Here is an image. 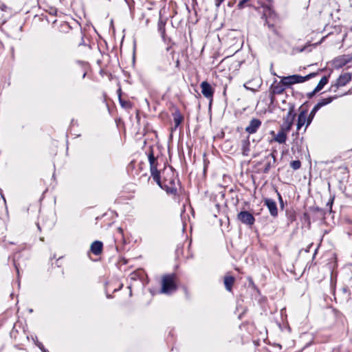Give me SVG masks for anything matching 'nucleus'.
Masks as SVG:
<instances>
[{"mask_svg": "<svg viewBox=\"0 0 352 352\" xmlns=\"http://www.w3.org/2000/svg\"><path fill=\"white\" fill-rule=\"evenodd\" d=\"M175 278L174 274H166L162 276L161 293L170 294L177 290V287L175 283Z\"/></svg>", "mask_w": 352, "mask_h": 352, "instance_id": "nucleus-1", "label": "nucleus"}, {"mask_svg": "<svg viewBox=\"0 0 352 352\" xmlns=\"http://www.w3.org/2000/svg\"><path fill=\"white\" fill-rule=\"evenodd\" d=\"M318 73L313 72L310 73L309 74L302 76L298 74H294L288 76H283L282 77V82L286 85V87H289L292 85L297 83H302L309 79H311L313 77H315Z\"/></svg>", "mask_w": 352, "mask_h": 352, "instance_id": "nucleus-2", "label": "nucleus"}, {"mask_svg": "<svg viewBox=\"0 0 352 352\" xmlns=\"http://www.w3.org/2000/svg\"><path fill=\"white\" fill-rule=\"evenodd\" d=\"M296 118L294 107L289 108L287 115L283 118V121L280 125V129L285 131L289 132L293 126Z\"/></svg>", "mask_w": 352, "mask_h": 352, "instance_id": "nucleus-3", "label": "nucleus"}, {"mask_svg": "<svg viewBox=\"0 0 352 352\" xmlns=\"http://www.w3.org/2000/svg\"><path fill=\"white\" fill-rule=\"evenodd\" d=\"M237 219L239 221H240L242 223L248 225V226H252L254 223L255 219L254 216L248 211L244 210L241 211L237 214Z\"/></svg>", "mask_w": 352, "mask_h": 352, "instance_id": "nucleus-4", "label": "nucleus"}, {"mask_svg": "<svg viewBox=\"0 0 352 352\" xmlns=\"http://www.w3.org/2000/svg\"><path fill=\"white\" fill-rule=\"evenodd\" d=\"M276 162V157L273 153H270L265 158L259 163L264 164V168L263 173H267L272 167L274 166Z\"/></svg>", "mask_w": 352, "mask_h": 352, "instance_id": "nucleus-5", "label": "nucleus"}, {"mask_svg": "<svg viewBox=\"0 0 352 352\" xmlns=\"http://www.w3.org/2000/svg\"><path fill=\"white\" fill-rule=\"evenodd\" d=\"M261 121L258 118H253L252 119L249 124L245 127V131L248 134H254L257 132L258 129L261 126Z\"/></svg>", "mask_w": 352, "mask_h": 352, "instance_id": "nucleus-6", "label": "nucleus"}, {"mask_svg": "<svg viewBox=\"0 0 352 352\" xmlns=\"http://www.w3.org/2000/svg\"><path fill=\"white\" fill-rule=\"evenodd\" d=\"M307 110H302L298 117L297 120V124H296V129L297 131L296 133H294L292 134V136H295L296 138L298 136V131L302 128V126H304L307 123Z\"/></svg>", "mask_w": 352, "mask_h": 352, "instance_id": "nucleus-7", "label": "nucleus"}, {"mask_svg": "<svg viewBox=\"0 0 352 352\" xmlns=\"http://www.w3.org/2000/svg\"><path fill=\"white\" fill-rule=\"evenodd\" d=\"M200 86L201 88V93L204 96L212 101L214 89L212 88L211 85L207 81H203Z\"/></svg>", "mask_w": 352, "mask_h": 352, "instance_id": "nucleus-8", "label": "nucleus"}, {"mask_svg": "<svg viewBox=\"0 0 352 352\" xmlns=\"http://www.w3.org/2000/svg\"><path fill=\"white\" fill-rule=\"evenodd\" d=\"M263 202L264 205L268 208L270 214L274 217H276L278 216V208L276 201L272 199L265 198Z\"/></svg>", "mask_w": 352, "mask_h": 352, "instance_id": "nucleus-9", "label": "nucleus"}, {"mask_svg": "<svg viewBox=\"0 0 352 352\" xmlns=\"http://www.w3.org/2000/svg\"><path fill=\"white\" fill-rule=\"evenodd\" d=\"M352 61V54H344L337 57L334 60V64L337 67H342Z\"/></svg>", "mask_w": 352, "mask_h": 352, "instance_id": "nucleus-10", "label": "nucleus"}, {"mask_svg": "<svg viewBox=\"0 0 352 352\" xmlns=\"http://www.w3.org/2000/svg\"><path fill=\"white\" fill-rule=\"evenodd\" d=\"M286 88H287V87H286V85H285L282 82V78L280 79V80L279 82H277V80H275L273 82V84L271 85V89H272V94H276V95L282 94L285 91Z\"/></svg>", "mask_w": 352, "mask_h": 352, "instance_id": "nucleus-11", "label": "nucleus"}, {"mask_svg": "<svg viewBox=\"0 0 352 352\" xmlns=\"http://www.w3.org/2000/svg\"><path fill=\"white\" fill-rule=\"evenodd\" d=\"M160 188L164 189L168 195H176L177 193V188L175 185V179H170L168 184H162V187Z\"/></svg>", "mask_w": 352, "mask_h": 352, "instance_id": "nucleus-12", "label": "nucleus"}, {"mask_svg": "<svg viewBox=\"0 0 352 352\" xmlns=\"http://www.w3.org/2000/svg\"><path fill=\"white\" fill-rule=\"evenodd\" d=\"M351 80V75L349 73L341 74L336 80L335 84L336 87L346 85Z\"/></svg>", "mask_w": 352, "mask_h": 352, "instance_id": "nucleus-13", "label": "nucleus"}, {"mask_svg": "<svg viewBox=\"0 0 352 352\" xmlns=\"http://www.w3.org/2000/svg\"><path fill=\"white\" fill-rule=\"evenodd\" d=\"M102 247L103 244L101 241H95L91 243L90 250L94 254L98 256L101 254L102 251Z\"/></svg>", "mask_w": 352, "mask_h": 352, "instance_id": "nucleus-14", "label": "nucleus"}, {"mask_svg": "<svg viewBox=\"0 0 352 352\" xmlns=\"http://www.w3.org/2000/svg\"><path fill=\"white\" fill-rule=\"evenodd\" d=\"M148 160L150 165V170L157 168V160L153 155V151L151 148L148 154Z\"/></svg>", "mask_w": 352, "mask_h": 352, "instance_id": "nucleus-15", "label": "nucleus"}, {"mask_svg": "<svg viewBox=\"0 0 352 352\" xmlns=\"http://www.w3.org/2000/svg\"><path fill=\"white\" fill-rule=\"evenodd\" d=\"M250 151V142L249 137L241 141V152L243 155L248 156Z\"/></svg>", "mask_w": 352, "mask_h": 352, "instance_id": "nucleus-16", "label": "nucleus"}, {"mask_svg": "<svg viewBox=\"0 0 352 352\" xmlns=\"http://www.w3.org/2000/svg\"><path fill=\"white\" fill-rule=\"evenodd\" d=\"M287 131H285L284 130H280L278 132L277 135L274 138V140L279 144H284L287 140Z\"/></svg>", "mask_w": 352, "mask_h": 352, "instance_id": "nucleus-17", "label": "nucleus"}, {"mask_svg": "<svg viewBox=\"0 0 352 352\" xmlns=\"http://www.w3.org/2000/svg\"><path fill=\"white\" fill-rule=\"evenodd\" d=\"M234 278L232 276H226L224 277L223 283L227 291L231 292L232 289V285L234 283Z\"/></svg>", "mask_w": 352, "mask_h": 352, "instance_id": "nucleus-18", "label": "nucleus"}, {"mask_svg": "<svg viewBox=\"0 0 352 352\" xmlns=\"http://www.w3.org/2000/svg\"><path fill=\"white\" fill-rule=\"evenodd\" d=\"M336 98H338V96H329L326 98H322L320 100L316 105L317 106V107L320 109L321 107L330 104L331 102H333V100H334Z\"/></svg>", "mask_w": 352, "mask_h": 352, "instance_id": "nucleus-19", "label": "nucleus"}, {"mask_svg": "<svg viewBox=\"0 0 352 352\" xmlns=\"http://www.w3.org/2000/svg\"><path fill=\"white\" fill-rule=\"evenodd\" d=\"M150 171L153 180L157 184V185L160 187H162V183L160 179V173L158 171L157 168L154 170H150Z\"/></svg>", "mask_w": 352, "mask_h": 352, "instance_id": "nucleus-20", "label": "nucleus"}, {"mask_svg": "<svg viewBox=\"0 0 352 352\" xmlns=\"http://www.w3.org/2000/svg\"><path fill=\"white\" fill-rule=\"evenodd\" d=\"M173 120H174L175 128L179 126V125L182 123V122L183 120V116H182V114L180 113V112L178 110H177L173 113Z\"/></svg>", "mask_w": 352, "mask_h": 352, "instance_id": "nucleus-21", "label": "nucleus"}, {"mask_svg": "<svg viewBox=\"0 0 352 352\" xmlns=\"http://www.w3.org/2000/svg\"><path fill=\"white\" fill-rule=\"evenodd\" d=\"M328 81L329 77L326 76H323L316 87L315 91H320L324 87V85L327 84Z\"/></svg>", "mask_w": 352, "mask_h": 352, "instance_id": "nucleus-22", "label": "nucleus"}, {"mask_svg": "<svg viewBox=\"0 0 352 352\" xmlns=\"http://www.w3.org/2000/svg\"><path fill=\"white\" fill-rule=\"evenodd\" d=\"M165 25H166V22L164 21L161 18L159 19L158 21V23H157V28H158V31L160 32V33L161 34L162 38L164 37L165 36V32H166V30H165Z\"/></svg>", "mask_w": 352, "mask_h": 352, "instance_id": "nucleus-23", "label": "nucleus"}, {"mask_svg": "<svg viewBox=\"0 0 352 352\" xmlns=\"http://www.w3.org/2000/svg\"><path fill=\"white\" fill-rule=\"evenodd\" d=\"M301 162L299 160H294L290 163V166L294 170H298L300 168Z\"/></svg>", "mask_w": 352, "mask_h": 352, "instance_id": "nucleus-24", "label": "nucleus"}, {"mask_svg": "<svg viewBox=\"0 0 352 352\" xmlns=\"http://www.w3.org/2000/svg\"><path fill=\"white\" fill-rule=\"evenodd\" d=\"M320 109L318 107H317L316 105H315L314 107V108L312 109V110L311 111L310 113H309V116L311 118H314L316 112L319 110Z\"/></svg>", "mask_w": 352, "mask_h": 352, "instance_id": "nucleus-25", "label": "nucleus"}, {"mask_svg": "<svg viewBox=\"0 0 352 352\" xmlns=\"http://www.w3.org/2000/svg\"><path fill=\"white\" fill-rule=\"evenodd\" d=\"M79 34H80V38H81V41L80 42L78 43V45L80 46V45H85V41H84V35H83V33L82 32V30H80V32H79Z\"/></svg>", "mask_w": 352, "mask_h": 352, "instance_id": "nucleus-26", "label": "nucleus"}, {"mask_svg": "<svg viewBox=\"0 0 352 352\" xmlns=\"http://www.w3.org/2000/svg\"><path fill=\"white\" fill-rule=\"evenodd\" d=\"M38 347L40 349V350L42 351V352H49L45 348V346H43V344L42 343H39L38 344Z\"/></svg>", "mask_w": 352, "mask_h": 352, "instance_id": "nucleus-27", "label": "nucleus"}, {"mask_svg": "<svg viewBox=\"0 0 352 352\" xmlns=\"http://www.w3.org/2000/svg\"><path fill=\"white\" fill-rule=\"evenodd\" d=\"M277 195L278 196V200H279V202H280V207L283 208L284 207V204H283V200L282 199V197H281L280 194L278 192H277Z\"/></svg>", "mask_w": 352, "mask_h": 352, "instance_id": "nucleus-28", "label": "nucleus"}, {"mask_svg": "<svg viewBox=\"0 0 352 352\" xmlns=\"http://www.w3.org/2000/svg\"><path fill=\"white\" fill-rule=\"evenodd\" d=\"M318 91H315V89L311 91L307 94L308 98H311Z\"/></svg>", "mask_w": 352, "mask_h": 352, "instance_id": "nucleus-29", "label": "nucleus"}, {"mask_svg": "<svg viewBox=\"0 0 352 352\" xmlns=\"http://www.w3.org/2000/svg\"><path fill=\"white\" fill-rule=\"evenodd\" d=\"M313 119H314V118L310 117L309 115L308 117L307 116L306 127H307L311 124Z\"/></svg>", "mask_w": 352, "mask_h": 352, "instance_id": "nucleus-30", "label": "nucleus"}, {"mask_svg": "<svg viewBox=\"0 0 352 352\" xmlns=\"http://www.w3.org/2000/svg\"><path fill=\"white\" fill-rule=\"evenodd\" d=\"M225 0H215V6L217 8H219L222 3L224 2Z\"/></svg>", "mask_w": 352, "mask_h": 352, "instance_id": "nucleus-31", "label": "nucleus"}, {"mask_svg": "<svg viewBox=\"0 0 352 352\" xmlns=\"http://www.w3.org/2000/svg\"><path fill=\"white\" fill-rule=\"evenodd\" d=\"M0 9H1V10H2V11H6V9H7V6H6L4 3H1V4L0 5Z\"/></svg>", "mask_w": 352, "mask_h": 352, "instance_id": "nucleus-32", "label": "nucleus"}, {"mask_svg": "<svg viewBox=\"0 0 352 352\" xmlns=\"http://www.w3.org/2000/svg\"><path fill=\"white\" fill-rule=\"evenodd\" d=\"M14 267L16 268V273H17V276H18V279L19 278V267L18 265H16V263L14 262Z\"/></svg>", "mask_w": 352, "mask_h": 352, "instance_id": "nucleus-33", "label": "nucleus"}, {"mask_svg": "<svg viewBox=\"0 0 352 352\" xmlns=\"http://www.w3.org/2000/svg\"><path fill=\"white\" fill-rule=\"evenodd\" d=\"M33 340H34V342L35 344H36L37 346H38V344L41 343V342L38 340V339H37V338H36V337H35V338H34V339H33Z\"/></svg>", "mask_w": 352, "mask_h": 352, "instance_id": "nucleus-34", "label": "nucleus"}, {"mask_svg": "<svg viewBox=\"0 0 352 352\" xmlns=\"http://www.w3.org/2000/svg\"><path fill=\"white\" fill-rule=\"evenodd\" d=\"M333 198L331 199V200L327 203V206H330V208H331L332 204H333Z\"/></svg>", "mask_w": 352, "mask_h": 352, "instance_id": "nucleus-35", "label": "nucleus"}, {"mask_svg": "<svg viewBox=\"0 0 352 352\" xmlns=\"http://www.w3.org/2000/svg\"><path fill=\"white\" fill-rule=\"evenodd\" d=\"M244 87L247 89H251V90H253L252 89H250L249 87H247L246 84L244 85Z\"/></svg>", "mask_w": 352, "mask_h": 352, "instance_id": "nucleus-36", "label": "nucleus"}, {"mask_svg": "<svg viewBox=\"0 0 352 352\" xmlns=\"http://www.w3.org/2000/svg\"><path fill=\"white\" fill-rule=\"evenodd\" d=\"M343 291H344V292H347V289L346 288H344Z\"/></svg>", "mask_w": 352, "mask_h": 352, "instance_id": "nucleus-37", "label": "nucleus"}, {"mask_svg": "<svg viewBox=\"0 0 352 352\" xmlns=\"http://www.w3.org/2000/svg\"><path fill=\"white\" fill-rule=\"evenodd\" d=\"M272 74H273L274 76H276V74L275 72H272Z\"/></svg>", "mask_w": 352, "mask_h": 352, "instance_id": "nucleus-38", "label": "nucleus"}, {"mask_svg": "<svg viewBox=\"0 0 352 352\" xmlns=\"http://www.w3.org/2000/svg\"><path fill=\"white\" fill-rule=\"evenodd\" d=\"M37 226H38V228L39 230H41V228H40L39 223H38V224H37Z\"/></svg>", "mask_w": 352, "mask_h": 352, "instance_id": "nucleus-39", "label": "nucleus"}, {"mask_svg": "<svg viewBox=\"0 0 352 352\" xmlns=\"http://www.w3.org/2000/svg\"><path fill=\"white\" fill-rule=\"evenodd\" d=\"M118 230H119L120 232L122 231V230L121 228H119Z\"/></svg>", "mask_w": 352, "mask_h": 352, "instance_id": "nucleus-40", "label": "nucleus"}]
</instances>
